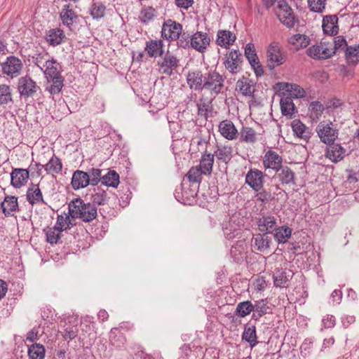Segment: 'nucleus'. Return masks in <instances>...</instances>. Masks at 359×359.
Wrapping results in <instances>:
<instances>
[{
	"label": "nucleus",
	"instance_id": "obj_1",
	"mask_svg": "<svg viewBox=\"0 0 359 359\" xmlns=\"http://www.w3.org/2000/svg\"><path fill=\"white\" fill-rule=\"evenodd\" d=\"M69 214L73 219L79 218L83 222H92L97 215V207L91 203H85L80 197L68 204Z\"/></svg>",
	"mask_w": 359,
	"mask_h": 359
},
{
	"label": "nucleus",
	"instance_id": "obj_2",
	"mask_svg": "<svg viewBox=\"0 0 359 359\" xmlns=\"http://www.w3.org/2000/svg\"><path fill=\"white\" fill-rule=\"evenodd\" d=\"M224 88V78L215 69L209 70L205 74L203 89L210 92L212 95L221 93Z\"/></svg>",
	"mask_w": 359,
	"mask_h": 359
},
{
	"label": "nucleus",
	"instance_id": "obj_3",
	"mask_svg": "<svg viewBox=\"0 0 359 359\" xmlns=\"http://www.w3.org/2000/svg\"><path fill=\"white\" fill-rule=\"evenodd\" d=\"M198 190L188 182H182L179 189L175 191V197L180 203L191 205L195 201Z\"/></svg>",
	"mask_w": 359,
	"mask_h": 359
},
{
	"label": "nucleus",
	"instance_id": "obj_4",
	"mask_svg": "<svg viewBox=\"0 0 359 359\" xmlns=\"http://www.w3.org/2000/svg\"><path fill=\"white\" fill-rule=\"evenodd\" d=\"M276 15L279 20L286 27L292 28L295 23V18L292 9L287 4L285 0L278 1L276 7Z\"/></svg>",
	"mask_w": 359,
	"mask_h": 359
},
{
	"label": "nucleus",
	"instance_id": "obj_5",
	"mask_svg": "<svg viewBox=\"0 0 359 359\" xmlns=\"http://www.w3.org/2000/svg\"><path fill=\"white\" fill-rule=\"evenodd\" d=\"M267 65L270 69L283 64L285 57L281 50L278 43L272 42L267 49Z\"/></svg>",
	"mask_w": 359,
	"mask_h": 359
},
{
	"label": "nucleus",
	"instance_id": "obj_6",
	"mask_svg": "<svg viewBox=\"0 0 359 359\" xmlns=\"http://www.w3.org/2000/svg\"><path fill=\"white\" fill-rule=\"evenodd\" d=\"M332 123H325V121L320 122L317 128L316 131L320 140L327 146L332 145L338 137V130L331 127Z\"/></svg>",
	"mask_w": 359,
	"mask_h": 359
},
{
	"label": "nucleus",
	"instance_id": "obj_7",
	"mask_svg": "<svg viewBox=\"0 0 359 359\" xmlns=\"http://www.w3.org/2000/svg\"><path fill=\"white\" fill-rule=\"evenodd\" d=\"M306 54L314 60H325L330 58L334 54L329 43L321 42L313 45L306 50Z\"/></svg>",
	"mask_w": 359,
	"mask_h": 359
},
{
	"label": "nucleus",
	"instance_id": "obj_8",
	"mask_svg": "<svg viewBox=\"0 0 359 359\" xmlns=\"http://www.w3.org/2000/svg\"><path fill=\"white\" fill-rule=\"evenodd\" d=\"M180 60L172 53L168 51L163 56L161 61H158L157 65L159 67V72L167 76H171L174 74L179 67Z\"/></svg>",
	"mask_w": 359,
	"mask_h": 359
},
{
	"label": "nucleus",
	"instance_id": "obj_9",
	"mask_svg": "<svg viewBox=\"0 0 359 359\" xmlns=\"http://www.w3.org/2000/svg\"><path fill=\"white\" fill-rule=\"evenodd\" d=\"M242 62V53L239 50H233L226 55L224 65L231 74H235L241 72Z\"/></svg>",
	"mask_w": 359,
	"mask_h": 359
},
{
	"label": "nucleus",
	"instance_id": "obj_10",
	"mask_svg": "<svg viewBox=\"0 0 359 359\" xmlns=\"http://www.w3.org/2000/svg\"><path fill=\"white\" fill-rule=\"evenodd\" d=\"M39 89L36 83L29 76H22L18 80V90L22 97H32Z\"/></svg>",
	"mask_w": 359,
	"mask_h": 359
},
{
	"label": "nucleus",
	"instance_id": "obj_11",
	"mask_svg": "<svg viewBox=\"0 0 359 359\" xmlns=\"http://www.w3.org/2000/svg\"><path fill=\"white\" fill-rule=\"evenodd\" d=\"M266 176L262 171L250 168L245 175V183L248 184L253 191L260 189L264 185V177Z\"/></svg>",
	"mask_w": 359,
	"mask_h": 359
},
{
	"label": "nucleus",
	"instance_id": "obj_12",
	"mask_svg": "<svg viewBox=\"0 0 359 359\" xmlns=\"http://www.w3.org/2000/svg\"><path fill=\"white\" fill-rule=\"evenodd\" d=\"M4 74L11 78L19 76L21 73L23 65L22 61L15 57H8L6 61L1 65Z\"/></svg>",
	"mask_w": 359,
	"mask_h": 359
},
{
	"label": "nucleus",
	"instance_id": "obj_13",
	"mask_svg": "<svg viewBox=\"0 0 359 359\" xmlns=\"http://www.w3.org/2000/svg\"><path fill=\"white\" fill-rule=\"evenodd\" d=\"M182 30L181 24L168 20L164 22L162 27L161 36L163 39L168 41H175L179 38Z\"/></svg>",
	"mask_w": 359,
	"mask_h": 359
},
{
	"label": "nucleus",
	"instance_id": "obj_14",
	"mask_svg": "<svg viewBox=\"0 0 359 359\" xmlns=\"http://www.w3.org/2000/svg\"><path fill=\"white\" fill-rule=\"evenodd\" d=\"M257 229L259 232L272 235L276 229L277 219L271 215H263L257 219Z\"/></svg>",
	"mask_w": 359,
	"mask_h": 359
},
{
	"label": "nucleus",
	"instance_id": "obj_15",
	"mask_svg": "<svg viewBox=\"0 0 359 359\" xmlns=\"http://www.w3.org/2000/svg\"><path fill=\"white\" fill-rule=\"evenodd\" d=\"M210 38L205 32H196L191 35V47L196 50L203 53L210 45Z\"/></svg>",
	"mask_w": 359,
	"mask_h": 359
},
{
	"label": "nucleus",
	"instance_id": "obj_16",
	"mask_svg": "<svg viewBox=\"0 0 359 359\" xmlns=\"http://www.w3.org/2000/svg\"><path fill=\"white\" fill-rule=\"evenodd\" d=\"M29 178V170L24 168H13L11 173V184L19 189L27 182Z\"/></svg>",
	"mask_w": 359,
	"mask_h": 359
},
{
	"label": "nucleus",
	"instance_id": "obj_17",
	"mask_svg": "<svg viewBox=\"0 0 359 359\" xmlns=\"http://www.w3.org/2000/svg\"><path fill=\"white\" fill-rule=\"evenodd\" d=\"M205 74L200 70L189 71L187 75V83L191 90H203Z\"/></svg>",
	"mask_w": 359,
	"mask_h": 359
},
{
	"label": "nucleus",
	"instance_id": "obj_18",
	"mask_svg": "<svg viewBox=\"0 0 359 359\" xmlns=\"http://www.w3.org/2000/svg\"><path fill=\"white\" fill-rule=\"evenodd\" d=\"M251 242L252 245L254 246L257 251L264 252L270 248L271 244L272 243V236L259 232L253 234Z\"/></svg>",
	"mask_w": 359,
	"mask_h": 359
},
{
	"label": "nucleus",
	"instance_id": "obj_19",
	"mask_svg": "<svg viewBox=\"0 0 359 359\" xmlns=\"http://www.w3.org/2000/svg\"><path fill=\"white\" fill-rule=\"evenodd\" d=\"M346 150L340 144L332 143L326 149L325 156L333 163L341 161L346 155Z\"/></svg>",
	"mask_w": 359,
	"mask_h": 359
},
{
	"label": "nucleus",
	"instance_id": "obj_20",
	"mask_svg": "<svg viewBox=\"0 0 359 359\" xmlns=\"http://www.w3.org/2000/svg\"><path fill=\"white\" fill-rule=\"evenodd\" d=\"M263 165L265 169L278 170L283 165V158L277 152L269 149L264 154Z\"/></svg>",
	"mask_w": 359,
	"mask_h": 359
},
{
	"label": "nucleus",
	"instance_id": "obj_21",
	"mask_svg": "<svg viewBox=\"0 0 359 359\" xmlns=\"http://www.w3.org/2000/svg\"><path fill=\"white\" fill-rule=\"evenodd\" d=\"M71 185L74 190L86 188L90 185V181L86 172L76 170L73 172Z\"/></svg>",
	"mask_w": 359,
	"mask_h": 359
},
{
	"label": "nucleus",
	"instance_id": "obj_22",
	"mask_svg": "<svg viewBox=\"0 0 359 359\" xmlns=\"http://www.w3.org/2000/svg\"><path fill=\"white\" fill-rule=\"evenodd\" d=\"M163 42L161 39L149 40L146 42L145 51L151 57H161L164 53Z\"/></svg>",
	"mask_w": 359,
	"mask_h": 359
},
{
	"label": "nucleus",
	"instance_id": "obj_23",
	"mask_svg": "<svg viewBox=\"0 0 359 359\" xmlns=\"http://www.w3.org/2000/svg\"><path fill=\"white\" fill-rule=\"evenodd\" d=\"M236 89L245 96H252L255 91V83L249 78L243 76L236 82Z\"/></svg>",
	"mask_w": 359,
	"mask_h": 359
},
{
	"label": "nucleus",
	"instance_id": "obj_24",
	"mask_svg": "<svg viewBox=\"0 0 359 359\" xmlns=\"http://www.w3.org/2000/svg\"><path fill=\"white\" fill-rule=\"evenodd\" d=\"M294 136L306 142L311 138V131L299 119H294L291 123Z\"/></svg>",
	"mask_w": 359,
	"mask_h": 359
},
{
	"label": "nucleus",
	"instance_id": "obj_25",
	"mask_svg": "<svg viewBox=\"0 0 359 359\" xmlns=\"http://www.w3.org/2000/svg\"><path fill=\"white\" fill-rule=\"evenodd\" d=\"M236 35L228 30H219L217 34L216 43L218 46L225 48L233 44L236 41Z\"/></svg>",
	"mask_w": 359,
	"mask_h": 359
},
{
	"label": "nucleus",
	"instance_id": "obj_26",
	"mask_svg": "<svg viewBox=\"0 0 359 359\" xmlns=\"http://www.w3.org/2000/svg\"><path fill=\"white\" fill-rule=\"evenodd\" d=\"M27 200L29 203L34 205L35 203L41 202L43 204L46 203L44 201L42 192L39 188V185L31 183L27 191Z\"/></svg>",
	"mask_w": 359,
	"mask_h": 359
},
{
	"label": "nucleus",
	"instance_id": "obj_27",
	"mask_svg": "<svg viewBox=\"0 0 359 359\" xmlns=\"http://www.w3.org/2000/svg\"><path fill=\"white\" fill-rule=\"evenodd\" d=\"M242 340L249 343L251 348L255 347L259 343L257 341L256 327L250 322L248 323L244 326Z\"/></svg>",
	"mask_w": 359,
	"mask_h": 359
},
{
	"label": "nucleus",
	"instance_id": "obj_28",
	"mask_svg": "<svg viewBox=\"0 0 359 359\" xmlns=\"http://www.w3.org/2000/svg\"><path fill=\"white\" fill-rule=\"evenodd\" d=\"M62 67L59 62L55 59H51L47 61L45 64L43 72L44 73L46 79H51L54 77L61 76Z\"/></svg>",
	"mask_w": 359,
	"mask_h": 359
},
{
	"label": "nucleus",
	"instance_id": "obj_29",
	"mask_svg": "<svg viewBox=\"0 0 359 359\" xmlns=\"http://www.w3.org/2000/svg\"><path fill=\"white\" fill-rule=\"evenodd\" d=\"M1 208L6 217L11 216V212L19 211L18 198L14 196H6L1 203Z\"/></svg>",
	"mask_w": 359,
	"mask_h": 359
},
{
	"label": "nucleus",
	"instance_id": "obj_30",
	"mask_svg": "<svg viewBox=\"0 0 359 359\" xmlns=\"http://www.w3.org/2000/svg\"><path fill=\"white\" fill-rule=\"evenodd\" d=\"M338 18L337 15H326L323 19L322 27L325 34H337L339 30L337 26Z\"/></svg>",
	"mask_w": 359,
	"mask_h": 359
},
{
	"label": "nucleus",
	"instance_id": "obj_31",
	"mask_svg": "<svg viewBox=\"0 0 359 359\" xmlns=\"http://www.w3.org/2000/svg\"><path fill=\"white\" fill-rule=\"evenodd\" d=\"M279 181L283 184H295V174L292 170L287 165H282L278 170H275Z\"/></svg>",
	"mask_w": 359,
	"mask_h": 359
},
{
	"label": "nucleus",
	"instance_id": "obj_32",
	"mask_svg": "<svg viewBox=\"0 0 359 359\" xmlns=\"http://www.w3.org/2000/svg\"><path fill=\"white\" fill-rule=\"evenodd\" d=\"M274 187L276 189H280V187L278 184L272 185L269 188L264 187L262 185V187L260 189L254 191L256 192L255 198L257 201L261 202L264 204H266L274 199V196L272 194L271 187Z\"/></svg>",
	"mask_w": 359,
	"mask_h": 359
},
{
	"label": "nucleus",
	"instance_id": "obj_33",
	"mask_svg": "<svg viewBox=\"0 0 359 359\" xmlns=\"http://www.w3.org/2000/svg\"><path fill=\"white\" fill-rule=\"evenodd\" d=\"M219 130L222 135L229 140L236 137L237 130L231 121H222L219 125Z\"/></svg>",
	"mask_w": 359,
	"mask_h": 359
},
{
	"label": "nucleus",
	"instance_id": "obj_34",
	"mask_svg": "<svg viewBox=\"0 0 359 359\" xmlns=\"http://www.w3.org/2000/svg\"><path fill=\"white\" fill-rule=\"evenodd\" d=\"M65 36L62 29H52L47 32L45 39L49 45L56 46L62 43Z\"/></svg>",
	"mask_w": 359,
	"mask_h": 359
},
{
	"label": "nucleus",
	"instance_id": "obj_35",
	"mask_svg": "<svg viewBox=\"0 0 359 359\" xmlns=\"http://www.w3.org/2000/svg\"><path fill=\"white\" fill-rule=\"evenodd\" d=\"M292 229L286 225L277 226L276 229L272 234L278 243H285L290 238Z\"/></svg>",
	"mask_w": 359,
	"mask_h": 359
},
{
	"label": "nucleus",
	"instance_id": "obj_36",
	"mask_svg": "<svg viewBox=\"0 0 359 359\" xmlns=\"http://www.w3.org/2000/svg\"><path fill=\"white\" fill-rule=\"evenodd\" d=\"M278 85L280 86V88L285 90L288 93V96L291 97L300 98L304 96V90L297 84L280 83Z\"/></svg>",
	"mask_w": 359,
	"mask_h": 359
},
{
	"label": "nucleus",
	"instance_id": "obj_37",
	"mask_svg": "<svg viewBox=\"0 0 359 359\" xmlns=\"http://www.w3.org/2000/svg\"><path fill=\"white\" fill-rule=\"evenodd\" d=\"M276 275H273V282L276 287H283L290 280L292 276V273L290 270L288 271L286 269H278L276 272Z\"/></svg>",
	"mask_w": 359,
	"mask_h": 359
},
{
	"label": "nucleus",
	"instance_id": "obj_38",
	"mask_svg": "<svg viewBox=\"0 0 359 359\" xmlns=\"http://www.w3.org/2000/svg\"><path fill=\"white\" fill-rule=\"evenodd\" d=\"M47 83L46 90L48 91L51 95L58 94L62 87L64 79L61 76L54 77L51 79H46Z\"/></svg>",
	"mask_w": 359,
	"mask_h": 359
},
{
	"label": "nucleus",
	"instance_id": "obj_39",
	"mask_svg": "<svg viewBox=\"0 0 359 359\" xmlns=\"http://www.w3.org/2000/svg\"><path fill=\"white\" fill-rule=\"evenodd\" d=\"M60 18L65 25L70 27L77 18V15L69 8V5H65L60 13Z\"/></svg>",
	"mask_w": 359,
	"mask_h": 359
},
{
	"label": "nucleus",
	"instance_id": "obj_40",
	"mask_svg": "<svg viewBox=\"0 0 359 359\" xmlns=\"http://www.w3.org/2000/svg\"><path fill=\"white\" fill-rule=\"evenodd\" d=\"M344 53L346 62L348 65L359 63V45L347 46Z\"/></svg>",
	"mask_w": 359,
	"mask_h": 359
},
{
	"label": "nucleus",
	"instance_id": "obj_41",
	"mask_svg": "<svg viewBox=\"0 0 359 359\" xmlns=\"http://www.w3.org/2000/svg\"><path fill=\"white\" fill-rule=\"evenodd\" d=\"M119 178V175L115 170H109L102 177L101 185L117 188L120 182Z\"/></svg>",
	"mask_w": 359,
	"mask_h": 359
},
{
	"label": "nucleus",
	"instance_id": "obj_42",
	"mask_svg": "<svg viewBox=\"0 0 359 359\" xmlns=\"http://www.w3.org/2000/svg\"><path fill=\"white\" fill-rule=\"evenodd\" d=\"M289 43L294 46V49L306 48L310 43V39L304 34H297L289 39Z\"/></svg>",
	"mask_w": 359,
	"mask_h": 359
},
{
	"label": "nucleus",
	"instance_id": "obj_43",
	"mask_svg": "<svg viewBox=\"0 0 359 359\" xmlns=\"http://www.w3.org/2000/svg\"><path fill=\"white\" fill-rule=\"evenodd\" d=\"M254 309L253 304L250 301L247 300L237 304L234 313L240 318H244L253 311Z\"/></svg>",
	"mask_w": 359,
	"mask_h": 359
},
{
	"label": "nucleus",
	"instance_id": "obj_44",
	"mask_svg": "<svg viewBox=\"0 0 359 359\" xmlns=\"http://www.w3.org/2000/svg\"><path fill=\"white\" fill-rule=\"evenodd\" d=\"M46 349L43 345L34 343L28 347V355L30 359H43Z\"/></svg>",
	"mask_w": 359,
	"mask_h": 359
},
{
	"label": "nucleus",
	"instance_id": "obj_45",
	"mask_svg": "<svg viewBox=\"0 0 359 359\" xmlns=\"http://www.w3.org/2000/svg\"><path fill=\"white\" fill-rule=\"evenodd\" d=\"M215 156L219 161L228 163L232 158V147L229 146L217 147V150L214 152Z\"/></svg>",
	"mask_w": 359,
	"mask_h": 359
},
{
	"label": "nucleus",
	"instance_id": "obj_46",
	"mask_svg": "<svg viewBox=\"0 0 359 359\" xmlns=\"http://www.w3.org/2000/svg\"><path fill=\"white\" fill-rule=\"evenodd\" d=\"M213 163L214 154H208L207 151H205L204 154L202 155L198 166H201V168L204 170V175H210L212 171Z\"/></svg>",
	"mask_w": 359,
	"mask_h": 359
},
{
	"label": "nucleus",
	"instance_id": "obj_47",
	"mask_svg": "<svg viewBox=\"0 0 359 359\" xmlns=\"http://www.w3.org/2000/svg\"><path fill=\"white\" fill-rule=\"evenodd\" d=\"M43 168L48 174L50 172L59 173L62 170V163L60 158L54 154Z\"/></svg>",
	"mask_w": 359,
	"mask_h": 359
},
{
	"label": "nucleus",
	"instance_id": "obj_48",
	"mask_svg": "<svg viewBox=\"0 0 359 359\" xmlns=\"http://www.w3.org/2000/svg\"><path fill=\"white\" fill-rule=\"evenodd\" d=\"M106 7L100 1H96L91 4L90 14L93 19H100L105 14Z\"/></svg>",
	"mask_w": 359,
	"mask_h": 359
},
{
	"label": "nucleus",
	"instance_id": "obj_49",
	"mask_svg": "<svg viewBox=\"0 0 359 359\" xmlns=\"http://www.w3.org/2000/svg\"><path fill=\"white\" fill-rule=\"evenodd\" d=\"M202 174H204V170L201 168V166L191 167L186 177L188 178L189 183H199L202 180Z\"/></svg>",
	"mask_w": 359,
	"mask_h": 359
},
{
	"label": "nucleus",
	"instance_id": "obj_50",
	"mask_svg": "<svg viewBox=\"0 0 359 359\" xmlns=\"http://www.w3.org/2000/svg\"><path fill=\"white\" fill-rule=\"evenodd\" d=\"M12 102L10 87L7 85H0V105L8 104Z\"/></svg>",
	"mask_w": 359,
	"mask_h": 359
},
{
	"label": "nucleus",
	"instance_id": "obj_51",
	"mask_svg": "<svg viewBox=\"0 0 359 359\" xmlns=\"http://www.w3.org/2000/svg\"><path fill=\"white\" fill-rule=\"evenodd\" d=\"M280 104L281 112H294L295 105L291 97L285 95L280 99Z\"/></svg>",
	"mask_w": 359,
	"mask_h": 359
},
{
	"label": "nucleus",
	"instance_id": "obj_52",
	"mask_svg": "<svg viewBox=\"0 0 359 359\" xmlns=\"http://www.w3.org/2000/svg\"><path fill=\"white\" fill-rule=\"evenodd\" d=\"M241 140L248 143H254L257 140L255 130L251 128H243L241 132Z\"/></svg>",
	"mask_w": 359,
	"mask_h": 359
},
{
	"label": "nucleus",
	"instance_id": "obj_53",
	"mask_svg": "<svg viewBox=\"0 0 359 359\" xmlns=\"http://www.w3.org/2000/svg\"><path fill=\"white\" fill-rule=\"evenodd\" d=\"M49 57L47 53L35 54L32 56V62L42 71L45 67L46 62L50 60Z\"/></svg>",
	"mask_w": 359,
	"mask_h": 359
},
{
	"label": "nucleus",
	"instance_id": "obj_54",
	"mask_svg": "<svg viewBox=\"0 0 359 359\" xmlns=\"http://www.w3.org/2000/svg\"><path fill=\"white\" fill-rule=\"evenodd\" d=\"M253 306H255L253 311L259 313L262 316L271 313V308L267 305L266 299H260L256 301Z\"/></svg>",
	"mask_w": 359,
	"mask_h": 359
},
{
	"label": "nucleus",
	"instance_id": "obj_55",
	"mask_svg": "<svg viewBox=\"0 0 359 359\" xmlns=\"http://www.w3.org/2000/svg\"><path fill=\"white\" fill-rule=\"evenodd\" d=\"M89 176L90 185L96 186L102 180L101 170L99 168H91L86 172Z\"/></svg>",
	"mask_w": 359,
	"mask_h": 359
},
{
	"label": "nucleus",
	"instance_id": "obj_56",
	"mask_svg": "<svg viewBox=\"0 0 359 359\" xmlns=\"http://www.w3.org/2000/svg\"><path fill=\"white\" fill-rule=\"evenodd\" d=\"M245 56L249 61V63H255L256 60H258L253 43H249L246 45L245 48Z\"/></svg>",
	"mask_w": 359,
	"mask_h": 359
},
{
	"label": "nucleus",
	"instance_id": "obj_57",
	"mask_svg": "<svg viewBox=\"0 0 359 359\" xmlns=\"http://www.w3.org/2000/svg\"><path fill=\"white\" fill-rule=\"evenodd\" d=\"M326 0H308V4L311 11L322 13L325 7Z\"/></svg>",
	"mask_w": 359,
	"mask_h": 359
},
{
	"label": "nucleus",
	"instance_id": "obj_58",
	"mask_svg": "<svg viewBox=\"0 0 359 359\" xmlns=\"http://www.w3.org/2000/svg\"><path fill=\"white\" fill-rule=\"evenodd\" d=\"M56 229L54 228H49L48 230L46 232V241L51 245L56 244L59 242V240L61 238V233L58 231V233H55Z\"/></svg>",
	"mask_w": 359,
	"mask_h": 359
},
{
	"label": "nucleus",
	"instance_id": "obj_59",
	"mask_svg": "<svg viewBox=\"0 0 359 359\" xmlns=\"http://www.w3.org/2000/svg\"><path fill=\"white\" fill-rule=\"evenodd\" d=\"M191 36H189V34L181 33L180 35H179V38L177 39V46L183 48L191 47Z\"/></svg>",
	"mask_w": 359,
	"mask_h": 359
},
{
	"label": "nucleus",
	"instance_id": "obj_60",
	"mask_svg": "<svg viewBox=\"0 0 359 359\" xmlns=\"http://www.w3.org/2000/svg\"><path fill=\"white\" fill-rule=\"evenodd\" d=\"M348 46L346 43V39L342 36H338L334 38V46H331V48L334 50V53L339 50L343 49L345 50L346 47Z\"/></svg>",
	"mask_w": 359,
	"mask_h": 359
},
{
	"label": "nucleus",
	"instance_id": "obj_61",
	"mask_svg": "<svg viewBox=\"0 0 359 359\" xmlns=\"http://www.w3.org/2000/svg\"><path fill=\"white\" fill-rule=\"evenodd\" d=\"M91 198L93 201L92 204H94L96 206V205H104L109 198L107 197V194L94 193L92 194Z\"/></svg>",
	"mask_w": 359,
	"mask_h": 359
},
{
	"label": "nucleus",
	"instance_id": "obj_62",
	"mask_svg": "<svg viewBox=\"0 0 359 359\" xmlns=\"http://www.w3.org/2000/svg\"><path fill=\"white\" fill-rule=\"evenodd\" d=\"M346 172L348 173V175L345 181L346 184H355L357 182L359 181L358 175L359 172H355L353 170H346Z\"/></svg>",
	"mask_w": 359,
	"mask_h": 359
},
{
	"label": "nucleus",
	"instance_id": "obj_63",
	"mask_svg": "<svg viewBox=\"0 0 359 359\" xmlns=\"http://www.w3.org/2000/svg\"><path fill=\"white\" fill-rule=\"evenodd\" d=\"M230 253L231 257L233 258L234 261L236 262L237 263L243 261V254L237 247L232 246L230 250Z\"/></svg>",
	"mask_w": 359,
	"mask_h": 359
},
{
	"label": "nucleus",
	"instance_id": "obj_64",
	"mask_svg": "<svg viewBox=\"0 0 359 359\" xmlns=\"http://www.w3.org/2000/svg\"><path fill=\"white\" fill-rule=\"evenodd\" d=\"M309 110L311 112H323L325 110V107L320 102L315 101L309 104Z\"/></svg>",
	"mask_w": 359,
	"mask_h": 359
}]
</instances>
